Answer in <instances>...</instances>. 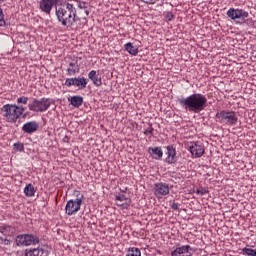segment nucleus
I'll return each instance as SVG.
<instances>
[{
  "label": "nucleus",
  "mask_w": 256,
  "mask_h": 256,
  "mask_svg": "<svg viewBox=\"0 0 256 256\" xmlns=\"http://www.w3.org/2000/svg\"><path fill=\"white\" fill-rule=\"evenodd\" d=\"M55 15L62 27H73L77 21H81V17L77 15L75 5L67 1L55 8Z\"/></svg>",
  "instance_id": "f257e3e1"
},
{
  "label": "nucleus",
  "mask_w": 256,
  "mask_h": 256,
  "mask_svg": "<svg viewBox=\"0 0 256 256\" xmlns=\"http://www.w3.org/2000/svg\"><path fill=\"white\" fill-rule=\"evenodd\" d=\"M179 105L190 113H201L207 107V97L203 94H192L178 100Z\"/></svg>",
  "instance_id": "f03ea898"
},
{
  "label": "nucleus",
  "mask_w": 256,
  "mask_h": 256,
  "mask_svg": "<svg viewBox=\"0 0 256 256\" xmlns=\"http://www.w3.org/2000/svg\"><path fill=\"white\" fill-rule=\"evenodd\" d=\"M3 117L7 123H15L18 119H21L23 113H25V107L18 106L17 104H5L2 107Z\"/></svg>",
  "instance_id": "7ed1b4c3"
},
{
  "label": "nucleus",
  "mask_w": 256,
  "mask_h": 256,
  "mask_svg": "<svg viewBox=\"0 0 256 256\" xmlns=\"http://www.w3.org/2000/svg\"><path fill=\"white\" fill-rule=\"evenodd\" d=\"M226 15L232 19V21H236V23H239L240 25L245 24L249 25L250 27H253L254 25L253 18H249V12L243 9L230 8Z\"/></svg>",
  "instance_id": "20e7f679"
},
{
  "label": "nucleus",
  "mask_w": 256,
  "mask_h": 256,
  "mask_svg": "<svg viewBox=\"0 0 256 256\" xmlns=\"http://www.w3.org/2000/svg\"><path fill=\"white\" fill-rule=\"evenodd\" d=\"M73 195L76 199L69 200L65 207V213L69 216L75 215L80 211L81 205H83V199H85V196L79 190H74Z\"/></svg>",
  "instance_id": "39448f33"
},
{
  "label": "nucleus",
  "mask_w": 256,
  "mask_h": 256,
  "mask_svg": "<svg viewBox=\"0 0 256 256\" xmlns=\"http://www.w3.org/2000/svg\"><path fill=\"white\" fill-rule=\"evenodd\" d=\"M49 107H51V99L45 97L41 99L34 98L32 102L28 104L29 111L33 113H45Z\"/></svg>",
  "instance_id": "423d86ee"
},
{
  "label": "nucleus",
  "mask_w": 256,
  "mask_h": 256,
  "mask_svg": "<svg viewBox=\"0 0 256 256\" xmlns=\"http://www.w3.org/2000/svg\"><path fill=\"white\" fill-rule=\"evenodd\" d=\"M216 119H218L219 123H224L225 125H237L239 118L237 117V113L235 111H227L222 110L216 113Z\"/></svg>",
  "instance_id": "0eeeda50"
},
{
  "label": "nucleus",
  "mask_w": 256,
  "mask_h": 256,
  "mask_svg": "<svg viewBox=\"0 0 256 256\" xmlns=\"http://www.w3.org/2000/svg\"><path fill=\"white\" fill-rule=\"evenodd\" d=\"M40 239L34 234H20L16 237V245L18 247H31V245H39Z\"/></svg>",
  "instance_id": "6e6552de"
},
{
  "label": "nucleus",
  "mask_w": 256,
  "mask_h": 256,
  "mask_svg": "<svg viewBox=\"0 0 256 256\" xmlns=\"http://www.w3.org/2000/svg\"><path fill=\"white\" fill-rule=\"evenodd\" d=\"M61 3V0H40L39 1V9L45 15H51V11H53V7H57Z\"/></svg>",
  "instance_id": "1a4fd4ad"
},
{
  "label": "nucleus",
  "mask_w": 256,
  "mask_h": 256,
  "mask_svg": "<svg viewBox=\"0 0 256 256\" xmlns=\"http://www.w3.org/2000/svg\"><path fill=\"white\" fill-rule=\"evenodd\" d=\"M188 150L196 159L205 155V145L201 142H190L188 144Z\"/></svg>",
  "instance_id": "9d476101"
},
{
  "label": "nucleus",
  "mask_w": 256,
  "mask_h": 256,
  "mask_svg": "<svg viewBox=\"0 0 256 256\" xmlns=\"http://www.w3.org/2000/svg\"><path fill=\"white\" fill-rule=\"evenodd\" d=\"M169 192V184L163 182L154 184V195L156 197H165V195H169Z\"/></svg>",
  "instance_id": "9b49d317"
},
{
  "label": "nucleus",
  "mask_w": 256,
  "mask_h": 256,
  "mask_svg": "<svg viewBox=\"0 0 256 256\" xmlns=\"http://www.w3.org/2000/svg\"><path fill=\"white\" fill-rule=\"evenodd\" d=\"M191 251H193V248L190 245H184L173 250L171 256H191L193 255Z\"/></svg>",
  "instance_id": "f8f14e48"
},
{
  "label": "nucleus",
  "mask_w": 256,
  "mask_h": 256,
  "mask_svg": "<svg viewBox=\"0 0 256 256\" xmlns=\"http://www.w3.org/2000/svg\"><path fill=\"white\" fill-rule=\"evenodd\" d=\"M38 129H39V123H37L36 121L26 122L22 126V131L24 133H27L28 135L35 133L36 131H38Z\"/></svg>",
  "instance_id": "ddd939ff"
},
{
  "label": "nucleus",
  "mask_w": 256,
  "mask_h": 256,
  "mask_svg": "<svg viewBox=\"0 0 256 256\" xmlns=\"http://www.w3.org/2000/svg\"><path fill=\"white\" fill-rule=\"evenodd\" d=\"M167 157H166V163H169L170 165L177 163V151L175 150V147L173 146H167Z\"/></svg>",
  "instance_id": "4468645a"
},
{
  "label": "nucleus",
  "mask_w": 256,
  "mask_h": 256,
  "mask_svg": "<svg viewBox=\"0 0 256 256\" xmlns=\"http://www.w3.org/2000/svg\"><path fill=\"white\" fill-rule=\"evenodd\" d=\"M88 78L91 79L95 87H101V85H103V80L101 79V76H99V74H97V71L95 70L89 72Z\"/></svg>",
  "instance_id": "2eb2a0df"
},
{
  "label": "nucleus",
  "mask_w": 256,
  "mask_h": 256,
  "mask_svg": "<svg viewBox=\"0 0 256 256\" xmlns=\"http://www.w3.org/2000/svg\"><path fill=\"white\" fill-rule=\"evenodd\" d=\"M115 201H125L123 204H118V207H121L122 209H128L131 207V199L127 198V196H125L123 193L117 195Z\"/></svg>",
  "instance_id": "dca6fc26"
},
{
  "label": "nucleus",
  "mask_w": 256,
  "mask_h": 256,
  "mask_svg": "<svg viewBox=\"0 0 256 256\" xmlns=\"http://www.w3.org/2000/svg\"><path fill=\"white\" fill-rule=\"evenodd\" d=\"M76 3L78 5V9L81 11H84V17H82L83 21L87 23V17H89V6H87V2L81 1V0H76Z\"/></svg>",
  "instance_id": "f3484780"
},
{
  "label": "nucleus",
  "mask_w": 256,
  "mask_h": 256,
  "mask_svg": "<svg viewBox=\"0 0 256 256\" xmlns=\"http://www.w3.org/2000/svg\"><path fill=\"white\" fill-rule=\"evenodd\" d=\"M79 71H80L79 64L77 63L76 60H73L72 62L69 63L67 68V75L73 76L76 73H79Z\"/></svg>",
  "instance_id": "a211bd4d"
},
{
  "label": "nucleus",
  "mask_w": 256,
  "mask_h": 256,
  "mask_svg": "<svg viewBox=\"0 0 256 256\" xmlns=\"http://www.w3.org/2000/svg\"><path fill=\"white\" fill-rule=\"evenodd\" d=\"M148 152L150 155H154V159H162L163 157V149L161 147H149Z\"/></svg>",
  "instance_id": "6ab92c4d"
},
{
  "label": "nucleus",
  "mask_w": 256,
  "mask_h": 256,
  "mask_svg": "<svg viewBox=\"0 0 256 256\" xmlns=\"http://www.w3.org/2000/svg\"><path fill=\"white\" fill-rule=\"evenodd\" d=\"M125 51H127L130 55H134V57H137L139 54V48L133 46V43L128 42L124 45Z\"/></svg>",
  "instance_id": "aec40b11"
},
{
  "label": "nucleus",
  "mask_w": 256,
  "mask_h": 256,
  "mask_svg": "<svg viewBox=\"0 0 256 256\" xmlns=\"http://www.w3.org/2000/svg\"><path fill=\"white\" fill-rule=\"evenodd\" d=\"M70 105H72V107H75L76 109H79V107H81V105H83V98L82 96H72L70 99Z\"/></svg>",
  "instance_id": "412c9836"
},
{
  "label": "nucleus",
  "mask_w": 256,
  "mask_h": 256,
  "mask_svg": "<svg viewBox=\"0 0 256 256\" xmlns=\"http://www.w3.org/2000/svg\"><path fill=\"white\" fill-rule=\"evenodd\" d=\"M74 86L79 87V89H85L87 87V79L83 77L74 78Z\"/></svg>",
  "instance_id": "4be33fe9"
},
{
  "label": "nucleus",
  "mask_w": 256,
  "mask_h": 256,
  "mask_svg": "<svg viewBox=\"0 0 256 256\" xmlns=\"http://www.w3.org/2000/svg\"><path fill=\"white\" fill-rule=\"evenodd\" d=\"M35 192H36V190H35V186H33V184H28L24 188V193H25L26 197H34Z\"/></svg>",
  "instance_id": "5701e85b"
},
{
  "label": "nucleus",
  "mask_w": 256,
  "mask_h": 256,
  "mask_svg": "<svg viewBox=\"0 0 256 256\" xmlns=\"http://www.w3.org/2000/svg\"><path fill=\"white\" fill-rule=\"evenodd\" d=\"M34 256H49V251L43 248L30 250Z\"/></svg>",
  "instance_id": "b1692460"
},
{
  "label": "nucleus",
  "mask_w": 256,
  "mask_h": 256,
  "mask_svg": "<svg viewBox=\"0 0 256 256\" xmlns=\"http://www.w3.org/2000/svg\"><path fill=\"white\" fill-rule=\"evenodd\" d=\"M126 256H141V250L137 247H131L128 249Z\"/></svg>",
  "instance_id": "393cba45"
},
{
  "label": "nucleus",
  "mask_w": 256,
  "mask_h": 256,
  "mask_svg": "<svg viewBox=\"0 0 256 256\" xmlns=\"http://www.w3.org/2000/svg\"><path fill=\"white\" fill-rule=\"evenodd\" d=\"M155 129L153 128V124L148 123V127L144 129V135H150V137H153V132Z\"/></svg>",
  "instance_id": "a878e982"
},
{
  "label": "nucleus",
  "mask_w": 256,
  "mask_h": 256,
  "mask_svg": "<svg viewBox=\"0 0 256 256\" xmlns=\"http://www.w3.org/2000/svg\"><path fill=\"white\" fill-rule=\"evenodd\" d=\"M242 253L247 256H256V249L243 248Z\"/></svg>",
  "instance_id": "bb28decb"
},
{
  "label": "nucleus",
  "mask_w": 256,
  "mask_h": 256,
  "mask_svg": "<svg viewBox=\"0 0 256 256\" xmlns=\"http://www.w3.org/2000/svg\"><path fill=\"white\" fill-rule=\"evenodd\" d=\"M7 229H13V227L7 224H3L2 226H0V233H2L3 235H9V233H7Z\"/></svg>",
  "instance_id": "cd10ccee"
},
{
  "label": "nucleus",
  "mask_w": 256,
  "mask_h": 256,
  "mask_svg": "<svg viewBox=\"0 0 256 256\" xmlns=\"http://www.w3.org/2000/svg\"><path fill=\"white\" fill-rule=\"evenodd\" d=\"M28 101H29V97H27V96H22L17 99L18 105H21V104L27 105Z\"/></svg>",
  "instance_id": "c85d7f7f"
},
{
  "label": "nucleus",
  "mask_w": 256,
  "mask_h": 256,
  "mask_svg": "<svg viewBox=\"0 0 256 256\" xmlns=\"http://www.w3.org/2000/svg\"><path fill=\"white\" fill-rule=\"evenodd\" d=\"M15 151H23L25 149V145L23 143L18 142L14 144Z\"/></svg>",
  "instance_id": "c756f323"
},
{
  "label": "nucleus",
  "mask_w": 256,
  "mask_h": 256,
  "mask_svg": "<svg viewBox=\"0 0 256 256\" xmlns=\"http://www.w3.org/2000/svg\"><path fill=\"white\" fill-rule=\"evenodd\" d=\"M197 195H207L209 193V190L207 188H199L196 190Z\"/></svg>",
  "instance_id": "7c9ffc66"
},
{
  "label": "nucleus",
  "mask_w": 256,
  "mask_h": 256,
  "mask_svg": "<svg viewBox=\"0 0 256 256\" xmlns=\"http://www.w3.org/2000/svg\"><path fill=\"white\" fill-rule=\"evenodd\" d=\"M66 87H72V85L75 86V78H68L65 81Z\"/></svg>",
  "instance_id": "2f4dec72"
},
{
  "label": "nucleus",
  "mask_w": 256,
  "mask_h": 256,
  "mask_svg": "<svg viewBox=\"0 0 256 256\" xmlns=\"http://www.w3.org/2000/svg\"><path fill=\"white\" fill-rule=\"evenodd\" d=\"M166 19L167 21H173V19H175V15H173V12H167Z\"/></svg>",
  "instance_id": "473e14b6"
},
{
  "label": "nucleus",
  "mask_w": 256,
  "mask_h": 256,
  "mask_svg": "<svg viewBox=\"0 0 256 256\" xmlns=\"http://www.w3.org/2000/svg\"><path fill=\"white\" fill-rule=\"evenodd\" d=\"M143 1V3H147L148 5H153L157 3L158 0H140Z\"/></svg>",
  "instance_id": "72a5a7b5"
},
{
  "label": "nucleus",
  "mask_w": 256,
  "mask_h": 256,
  "mask_svg": "<svg viewBox=\"0 0 256 256\" xmlns=\"http://www.w3.org/2000/svg\"><path fill=\"white\" fill-rule=\"evenodd\" d=\"M0 241L3 242V245H11V241L9 239H3V237H0Z\"/></svg>",
  "instance_id": "f704fd0d"
},
{
  "label": "nucleus",
  "mask_w": 256,
  "mask_h": 256,
  "mask_svg": "<svg viewBox=\"0 0 256 256\" xmlns=\"http://www.w3.org/2000/svg\"><path fill=\"white\" fill-rule=\"evenodd\" d=\"M171 209H173V211H179V204L177 203H172L171 204Z\"/></svg>",
  "instance_id": "c9c22d12"
},
{
  "label": "nucleus",
  "mask_w": 256,
  "mask_h": 256,
  "mask_svg": "<svg viewBox=\"0 0 256 256\" xmlns=\"http://www.w3.org/2000/svg\"><path fill=\"white\" fill-rule=\"evenodd\" d=\"M4 18H5V15L3 14V9L0 6V21H3Z\"/></svg>",
  "instance_id": "e433bc0d"
},
{
  "label": "nucleus",
  "mask_w": 256,
  "mask_h": 256,
  "mask_svg": "<svg viewBox=\"0 0 256 256\" xmlns=\"http://www.w3.org/2000/svg\"><path fill=\"white\" fill-rule=\"evenodd\" d=\"M25 256H34V254L31 252V250L28 252V253H26V255Z\"/></svg>",
  "instance_id": "4c0bfd02"
},
{
  "label": "nucleus",
  "mask_w": 256,
  "mask_h": 256,
  "mask_svg": "<svg viewBox=\"0 0 256 256\" xmlns=\"http://www.w3.org/2000/svg\"><path fill=\"white\" fill-rule=\"evenodd\" d=\"M116 205H117V207H119V205H123V203L121 201H117Z\"/></svg>",
  "instance_id": "58836bf2"
},
{
  "label": "nucleus",
  "mask_w": 256,
  "mask_h": 256,
  "mask_svg": "<svg viewBox=\"0 0 256 256\" xmlns=\"http://www.w3.org/2000/svg\"><path fill=\"white\" fill-rule=\"evenodd\" d=\"M11 232H13V229H6V233H8V235H9V233H11Z\"/></svg>",
  "instance_id": "ea45409f"
},
{
  "label": "nucleus",
  "mask_w": 256,
  "mask_h": 256,
  "mask_svg": "<svg viewBox=\"0 0 256 256\" xmlns=\"http://www.w3.org/2000/svg\"><path fill=\"white\" fill-rule=\"evenodd\" d=\"M125 191H127V188H125V190H122V193H125Z\"/></svg>",
  "instance_id": "a19ab883"
},
{
  "label": "nucleus",
  "mask_w": 256,
  "mask_h": 256,
  "mask_svg": "<svg viewBox=\"0 0 256 256\" xmlns=\"http://www.w3.org/2000/svg\"><path fill=\"white\" fill-rule=\"evenodd\" d=\"M26 117H27V114H24V115H23V118H26Z\"/></svg>",
  "instance_id": "79ce46f5"
},
{
  "label": "nucleus",
  "mask_w": 256,
  "mask_h": 256,
  "mask_svg": "<svg viewBox=\"0 0 256 256\" xmlns=\"http://www.w3.org/2000/svg\"><path fill=\"white\" fill-rule=\"evenodd\" d=\"M0 3H3V0H0Z\"/></svg>",
  "instance_id": "37998d69"
}]
</instances>
